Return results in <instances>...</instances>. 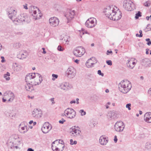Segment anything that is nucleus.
<instances>
[{
	"mask_svg": "<svg viewBox=\"0 0 151 151\" xmlns=\"http://www.w3.org/2000/svg\"><path fill=\"white\" fill-rule=\"evenodd\" d=\"M52 76L53 77L52 78V80L53 81L55 80V79L57 78L58 76L57 75L55 74H52Z\"/></svg>",
	"mask_w": 151,
	"mask_h": 151,
	"instance_id": "44",
	"label": "nucleus"
},
{
	"mask_svg": "<svg viewBox=\"0 0 151 151\" xmlns=\"http://www.w3.org/2000/svg\"><path fill=\"white\" fill-rule=\"evenodd\" d=\"M42 50H43L42 53L43 54H45L46 53V51L45 50V49L44 48H42Z\"/></svg>",
	"mask_w": 151,
	"mask_h": 151,
	"instance_id": "62",
	"label": "nucleus"
},
{
	"mask_svg": "<svg viewBox=\"0 0 151 151\" xmlns=\"http://www.w3.org/2000/svg\"><path fill=\"white\" fill-rule=\"evenodd\" d=\"M49 21L50 25L53 27L58 26L59 22V20L58 19L55 17L50 18L49 19Z\"/></svg>",
	"mask_w": 151,
	"mask_h": 151,
	"instance_id": "15",
	"label": "nucleus"
},
{
	"mask_svg": "<svg viewBox=\"0 0 151 151\" xmlns=\"http://www.w3.org/2000/svg\"><path fill=\"white\" fill-rule=\"evenodd\" d=\"M3 95L5 96V98L8 99L6 101L7 103L12 102L15 98L14 93L11 91H7L5 92Z\"/></svg>",
	"mask_w": 151,
	"mask_h": 151,
	"instance_id": "9",
	"label": "nucleus"
},
{
	"mask_svg": "<svg viewBox=\"0 0 151 151\" xmlns=\"http://www.w3.org/2000/svg\"><path fill=\"white\" fill-rule=\"evenodd\" d=\"M85 52L84 48L80 46L76 47L73 51V53L75 56L78 57H81Z\"/></svg>",
	"mask_w": 151,
	"mask_h": 151,
	"instance_id": "8",
	"label": "nucleus"
},
{
	"mask_svg": "<svg viewBox=\"0 0 151 151\" xmlns=\"http://www.w3.org/2000/svg\"><path fill=\"white\" fill-rule=\"evenodd\" d=\"M149 49L147 48L146 49V54L147 55L149 54Z\"/></svg>",
	"mask_w": 151,
	"mask_h": 151,
	"instance_id": "58",
	"label": "nucleus"
},
{
	"mask_svg": "<svg viewBox=\"0 0 151 151\" xmlns=\"http://www.w3.org/2000/svg\"><path fill=\"white\" fill-rule=\"evenodd\" d=\"M118 86L119 91L124 94L128 93L132 88L131 83L127 80L121 81L118 84Z\"/></svg>",
	"mask_w": 151,
	"mask_h": 151,
	"instance_id": "3",
	"label": "nucleus"
},
{
	"mask_svg": "<svg viewBox=\"0 0 151 151\" xmlns=\"http://www.w3.org/2000/svg\"><path fill=\"white\" fill-rule=\"evenodd\" d=\"M58 141H59V142H58V145H57L58 146H60V145H63L62 144H63V143H64L63 141L62 140H57Z\"/></svg>",
	"mask_w": 151,
	"mask_h": 151,
	"instance_id": "46",
	"label": "nucleus"
},
{
	"mask_svg": "<svg viewBox=\"0 0 151 151\" xmlns=\"http://www.w3.org/2000/svg\"><path fill=\"white\" fill-rule=\"evenodd\" d=\"M106 16L114 21L120 19L122 17V13L116 6L110 5L107 6L104 11Z\"/></svg>",
	"mask_w": 151,
	"mask_h": 151,
	"instance_id": "1",
	"label": "nucleus"
},
{
	"mask_svg": "<svg viewBox=\"0 0 151 151\" xmlns=\"http://www.w3.org/2000/svg\"><path fill=\"white\" fill-rule=\"evenodd\" d=\"M126 108H128L129 110H130L131 109V104L129 103L126 104Z\"/></svg>",
	"mask_w": 151,
	"mask_h": 151,
	"instance_id": "48",
	"label": "nucleus"
},
{
	"mask_svg": "<svg viewBox=\"0 0 151 151\" xmlns=\"http://www.w3.org/2000/svg\"><path fill=\"white\" fill-rule=\"evenodd\" d=\"M15 144H14V145H13V147H15L16 149H17L18 148H20L19 147L17 146V145H15Z\"/></svg>",
	"mask_w": 151,
	"mask_h": 151,
	"instance_id": "60",
	"label": "nucleus"
},
{
	"mask_svg": "<svg viewBox=\"0 0 151 151\" xmlns=\"http://www.w3.org/2000/svg\"><path fill=\"white\" fill-rule=\"evenodd\" d=\"M55 99L54 98H51L49 99V100L51 102V104L52 105L55 103V102L54 100Z\"/></svg>",
	"mask_w": 151,
	"mask_h": 151,
	"instance_id": "42",
	"label": "nucleus"
},
{
	"mask_svg": "<svg viewBox=\"0 0 151 151\" xmlns=\"http://www.w3.org/2000/svg\"><path fill=\"white\" fill-rule=\"evenodd\" d=\"M114 141L115 143L116 142H117V137L116 135L115 136H114Z\"/></svg>",
	"mask_w": 151,
	"mask_h": 151,
	"instance_id": "54",
	"label": "nucleus"
},
{
	"mask_svg": "<svg viewBox=\"0 0 151 151\" xmlns=\"http://www.w3.org/2000/svg\"><path fill=\"white\" fill-rule=\"evenodd\" d=\"M58 50L60 51H62L64 50V48H63L60 45H59L57 48Z\"/></svg>",
	"mask_w": 151,
	"mask_h": 151,
	"instance_id": "47",
	"label": "nucleus"
},
{
	"mask_svg": "<svg viewBox=\"0 0 151 151\" xmlns=\"http://www.w3.org/2000/svg\"><path fill=\"white\" fill-rule=\"evenodd\" d=\"M76 103V101L75 100H72L70 101V104H75Z\"/></svg>",
	"mask_w": 151,
	"mask_h": 151,
	"instance_id": "59",
	"label": "nucleus"
},
{
	"mask_svg": "<svg viewBox=\"0 0 151 151\" xmlns=\"http://www.w3.org/2000/svg\"><path fill=\"white\" fill-rule=\"evenodd\" d=\"M76 70L73 67H69L65 72V75L68 78H74L76 75Z\"/></svg>",
	"mask_w": 151,
	"mask_h": 151,
	"instance_id": "7",
	"label": "nucleus"
},
{
	"mask_svg": "<svg viewBox=\"0 0 151 151\" xmlns=\"http://www.w3.org/2000/svg\"><path fill=\"white\" fill-rule=\"evenodd\" d=\"M38 12V14H32V15L34 17L33 18L35 20L40 19L42 16V14L40 13V11L39 12Z\"/></svg>",
	"mask_w": 151,
	"mask_h": 151,
	"instance_id": "32",
	"label": "nucleus"
},
{
	"mask_svg": "<svg viewBox=\"0 0 151 151\" xmlns=\"http://www.w3.org/2000/svg\"><path fill=\"white\" fill-rule=\"evenodd\" d=\"M81 33H82L83 34H88V35H90V33L86 30H82L81 32Z\"/></svg>",
	"mask_w": 151,
	"mask_h": 151,
	"instance_id": "45",
	"label": "nucleus"
},
{
	"mask_svg": "<svg viewBox=\"0 0 151 151\" xmlns=\"http://www.w3.org/2000/svg\"><path fill=\"white\" fill-rule=\"evenodd\" d=\"M136 36L137 37H142V35H139L138 34H137L136 35Z\"/></svg>",
	"mask_w": 151,
	"mask_h": 151,
	"instance_id": "61",
	"label": "nucleus"
},
{
	"mask_svg": "<svg viewBox=\"0 0 151 151\" xmlns=\"http://www.w3.org/2000/svg\"><path fill=\"white\" fill-rule=\"evenodd\" d=\"M70 133L71 136L77 137L81 135V131L78 127H72L70 129Z\"/></svg>",
	"mask_w": 151,
	"mask_h": 151,
	"instance_id": "6",
	"label": "nucleus"
},
{
	"mask_svg": "<svg viewBox=\"0 0 151 151\" xmlns=\"http://www.w3.org/2000/svg\"><path fill=\"white\" fill-rule=\"evenodd\" d=\"M144 5L146 6H149L151 4V2L150 1H146L145 3H143Z\"/></svg>",
	"mask_w": 151,
	"mask_h": 151,
	"instance_id": "39",
	"label": "nucleus"
},
{
	"mask_svg": "<svg viewBox=\"0 0 151 151\" xmlns=\"http://www.w3.org/2000/svg\"><path fill=\"white\" fill-rule=\"evenodd\" d=\"M29 55L28 52L26 50H21L17 54V58L20 59L26 58Z\"/></svg>",
	"mask_w": 151,
	"mask_h": 151,
	"instance_id": "19",
	"label": "nucleus"
},
{
	"mask_svg": "<svg viewBox=\"0 0 151 151\" xmlns=\"http://www.w3.org/2000/svg\"><path fill=\"white\" fill-rule=\"evenodd\" d=\"M97 63V61L94 58H92L88 59L86 61V65L88 68L93 66V65Z\"/></svg>",
	"mask_w": 151,
	"mask_h": 151,
	"instance_id": "20",
	"label": "nucleus"
},
{
	"mask_svg": "<svg viewBox=\"0 0 151 151\" xmlns=\"http://www.w3.org/2000/svg\"><path fill=\"white\" fill-rule=\"evenodd\" d=\"M75 14L74 10H69L65 15V17L68 20V22L71 21L73 18Z\"/></svg>",
	"mask_w": 151,
	"mask_h": 151,
	"instance_id": "18",
	"label": "nucleus"
},
{
	"mask_svg": "<svg viewBox=\"0 0 151 151\" xmlns=\"http://www.w3.org/2000/svg\"><path fill=\"white\" fill-rule=\"evenodd\" d=\"M141 13L139 11L138 13L136 14L135 18L136 19H137L139 18V17H141Z\"/></svg>",
	"mask_w": 151,
	"mask_h": 151,
	"instance_id": "38",
	"label": "nucleus"
},
{
	"mask_svg": "<svg viewBox=\"0 0 151 151\" xmlns=\"http://www.w3.org/2000/svg\"><path fill=\"white\" fill-rule=\"evenodd\" d=\"M18 17L21 21H22V24L23 22H28V17L26 14H21L18 16Z\"/></svg>",
	"mask_w": 151,
	"mask_h": 151,
	"instance_id": "23",
	"label": "nucleus"
},
{
	"mask_svg": "<svg viewBox=\"0 0 151 151\" xmlns=\"http://www.w3.org/2000/svg\"><path fill=\"white\" fill-rule=\"evenodd\" d=\"M70 144L71 145H73V139H71L70 140Z\"/></svg>",
	"mask_w": 151,
	"mask_h": 151,
	"instance_id": "63",
	"label": "nucleus"
},
{
	"mask_svg": "<svg viewBox=\"0 0 151 151\" xmlns=\"http://www.w3.org/2000/svg\"><path fill=\"white\" fill-rule=\"evenodd\" d=\"M137 61L135 58H129L127 61V66L129 68L132 69L137 63Z\"/></svg>",
	"mask_w": 151,
	"mask_h": 151,
	"instance_id": "13",
	"label": "nucleus"
},
{
	"mask_svg": "<svg viewBox=\"0 0 151 151\" xmlns=\"http://www.w3.org/2000/svg\"><path fill=\"white\" fill-rule=\"evenodd\" d=\"M13 22L16 25H20L22 24V21L19 19L18 17V18H15V19L12 20Z\"/></svg>",
	"mask_w": 151,
	"mask_h": 151,
	"instance_id": "31",
	"label": "nucleus"
},
{
	"mask_svg": "<svg viewBox=\"0 0 151 151\" xmlns=\"http://www.w3.org/2000/svg\"><path fill=\"white\" fill-rule=\"evenodd\" d=\"M12 138L14 140H17L18 142L20 141V138L19 135L17 134H14L12 136Z\"/></svg>",
	"mask_w": 151,
	"mask_h": 151,
	"instance_id": "35",
	"label": "nucleus"
},
{
	"mask_svg": "<svg viewBox=\"0 0 151 151\" xmlns=\"http://www.w3.org/2000/svg\"><path fill=\"white\" fill-rule=\"evenodd\" d=\"M145 148L149 151H151V142H146L145 144Z\"/></svg>",
	"mask_w": 151,
	"mask_h": 151,
	"instance_id": "33",
	"label": "nucleus"
},
{
	"mask_svg": "<svg viewBox=\"0 0 151 151\" xmlns=\"http://www.w3.org/2000/svg\"><path fill=\"white\" fill-rule=\"evenodd\" d=\"M124 127V124L122 121H117L114 125V129L115 131L118 132L123 131Z\"/></svg>",
	"mask_w": 151,
	"mask_h": 151,
	"instance_id": "11",
	"label": "nucleus"
},
{
	"mask_svg": "<svg viewBox=\"0 0 151 151\" xmlns=\"http://www.w3.org/2000/svg\"><path fill=\"white\" fill-rule=\"evenodd\" d=\"M52 129L51 125L47 122H45L42 127V130L44 133H47Z\"/></svg>",
	"mask_w": 151,
	"mask_h": 151,
	"instance_id": "17",
	"label": "nucleus"
},
{
	"mask_svg": "<svg viewBox=\"0 0 151 151\" xmlns=\"http://www.w3.org/2000/svg\"><path fill=\"white\" fill-rule=\"evenodd\" d=\"M19 131L22 133L24 134L27 132L29 128L27 127V124L25 122H22L19 126Z\"/></svg>",
	"mask_w": 151,
	"mask_h": 151,
	"instance_id": "14",
	"label": "nucleus"
},
{
	"mask_svg": "<svg viewBox=\"0 0 151 151\" xmlns=\"http://www.w3.org/2000/svg\"><path fill=\"white\" fill-rule=\"evenodd\" d=\"M58 142L59 141L55 140L52 144V148L54 151H60V149H59L58 147L59 146H58V147L57 146Z\"/></svg>",
	"mask_w": 151,
	"mask_h": 151,
	"instance_id": "24",
	"label": "nucleus"
},
{
	"mask_svg": "<svg viewBox=\"0 0 151 151\" xmlns=\"http://www.w3.org/2000/svg\"><path fill=\"white\" fill-rule=\"evenodd\" d=\"M89 124V126L91 128L94 127L96 125L95 123L93 121L90 122Z\"/></svg>",
	"mask_w": 151,
	"mask_h": 151,
	"instance_id": "37",
	"label": "nucleus"
},
{
	"mask_svg": "<svg viewBox=\"0 0 151 151\" xmlns=\"http://www.w3.org/2000/svg\"><path fill=\"white\" fill-rule=\"evenodd\" d=\"M65 115L67 118L72 119L76 116V113L74 110L71 108H68L64 112Z\"/></svg>",
	"mask_w": 151,
	"mask_h": 151,
	"instance_id": "4",
	"label": "nucleus"
},
{
	"mask_svg": "<svg viewBox=\"0 0 151 151\" xmlns=\"http://www.w3.org/2000/svg\"><path fill=\"white\" fill-rule=\"evenodd\" d=\"M1 62L4 63L5 62V60L4 57L1 56Z\"/></svg>",
	"mask_w": 151,
	"mask_h": 151,
	"instance_id": "53",
	"label": "nucleus"
},
{
	"mask_svg": "<svg viewBox=\"0 0 151 151\" xmlns=\"http://www.w3.org/2000/svg\"><path fill=\"white\" fill-rule=\"evenodd\" d=\"M25 80L27 83L35 86L40 84L42 81L41 75L37 73L27 74L25 77Z\"/></svg>",
	"mask_w": 151,
	"mask_h": 151,
	"instance_id": "2",
	"label": "nucleus"
},
{
	"mask_svg": "<svg viewBox=\"0 0 151 151\" xmlns=\"http://www.w3.org/2000/svg\"><path fill=\"white\" fill-rule=\"evenodd\" d=\"M7 12L8 14L9 18L12 20L16 17L17 12L13 7H9L7 9Z\"/></svg>",
	"mask_w": 151,
	"mask_h": 151,
	"instance_id": "10",
	"label": "nucleus"
},
{
	"mask_svg": "<svg viewBox=\"0 0 151 151\" xmlns=\"http://www.w3.org/2000/svg\"><path fill=\"white\" fill-rule=\"evenodd\" d=\"M148 93L149 95H151V88L148 90Z\"/></svg>",
	"mask_w": 151,
	"mask_h": 151,
	"instance_id": "55",
	"label": "nucleus"
},
{
	"mask_svg": "<svg viewBox=\"0 0 151 151\" xmlns=\"http://www.w3.org/2000/svg\"><path fill=\"white\" fill-rule=\"evenodd\" d=\"M60 88L63 91H67L70 89V87L69 84L67 82H64L60 84Z\"/></svg>",
	"mask_w": 151,
	"mask_h": 151,
	"instance_id": "21",
	"label": "nucleus"
},
{
	"mask_svg": "<svg viewBox=\"0 0 151 151\" xmlns=\"http://www.w3.org/2000/svg\"><path fill=\"white\" fill-rule=\"evenodd\" d=\"M106 62L109 65H112V62L111 60L107 61Z\"/></svg>",
	"mask_w": 151,
	"mask_h": 151,
	"instance_id": "51",
	"label": "nucleus"
},
{
	"mask_svg": "<svg viewBox=\"0 0 151 151\" xmlns=\"http://www.w3.org/2000/svg\"><path fill=\"white\" fill-rule=\"evenodd\" d=\"M10 76V74L8 72H7L6 74L4 75V77L7 81H9L10 80V78L9 76Z\"/></svg>",
	"mask_w": 151,
	"mask_h": 151,
	"instance_id": "36",
	"label": "nucleus"
},
{
	"mask_svg": "<svg viewBox=\"0 0 151 151\" xmlns=\"http://www.w3.org/2000/svg\"><path fill=\"white\" fill-rule=\"evenodd\" d=\"M32 116L36 119L40 118L42 115V112L41 110L38 109H35L32 112Z\"/></svg>",
	"mask_w": 151,
	"mask_h": 151,
	"instance_id": "16",
	"label": "nucleus"
},
{
	"mask_svg": "<svg viewBox=\"0 0 151 151\" xmlns=\"http://www.w3.org/2000/svg\"><path fill=\"white\" fill-rule=\"evenodd\" d=\"M13 68L14 71L16 72L20 71L21 70V67L20 65L15 63L13 64Z\"/></svg>",
	"mask_w": 151,
	"mask_h": 151,
	"instance_id": "29",
	"label": "nucleus"
},
{
	"mask_svg": "<svg viewBox=\"0 0 151 151\" xmlns=\"http://www.w3.org/2000/svg\"><path fill=\"white\" fill-rule=\"evenodd\" d=\"M142 65L145 66H150L151 64V61L148 58H145L142 59L141 62Z\"/></svg>",
	"mask_w": 151,
	"mask_h": 151,
	"instance_id": "22",
	"label": "nucleus"
},
{
	"mask_svg": "<svg viewBox=\"0 0 151 151\" xmlns=\"http://www.w3.org/2000/svg\"><path fill=\"white\" fill-rule=\"evenodd\" d=\"M30 12L32 14H37V11L39 12V9L37 7L31 6L30 7Z\"/></svg>",
	"mask_w": 151,
	"mask_h": 151,
	"instance_id": "28",
	"label": "nucleus"
},
{
	"mask_svg": "<svg viewBox=\"0 0 151 151\" xmlns=\"http://www.w3.org/2000/svg\"><path fill=\"white\" fill-rule=\"evenodd\" d=\"M6 99L5 98V96H4L3 98H2V101L3 102H5L6 101Z\"/></svg>",
	"mask_w": 151,
	"mask_h": 151,
	"instance_id": "57",
	"label": "nucleus"
},
{
	"mask_svg": "<svg viewBox=\"0 0 151 151\" xmlns=\"http://www.w3.org/2000/svg\"><path fill=\"white\" fill-rule=\"evenodd\" d=\"M112 51H109V50H108L107 51V55H109V53H112Z\"/></svg>",
	"mask_w": 151,
	"mask_h": 151,
	"instance_id": "56",
	"label": "nucleus"
},
{
	"mask_svg": "<svg viewBox=\"0 0 151 151\" xmlns=\"http://www.w3.org/2000/svg\"><path fill=\"white\" fill-rule=\"evenodd\" d=\"M21 139H20V141L18 142L17 140H14V143H15V145H19L21 144Z\"/></svg>",
	"mask_w": 151,
	"mask_h": 151,
	"instance_id": "40",
	"label": "nucleus"
},
{
	"mask_svg": "<svg viewBox=\"0 0 151 151\" xmlns=\"http://www.w3.org/2000/svg\"><path fill=\"white\" fill-rule=\"evenodd\" d=\"M144 120L148 123H151V112H148L145 114L144 116Z\"/></svg>",
	"mask_w": 151,
	"mask_h": 151,
	"instance_id": "25",
	"label": "nucleus"
},
{
	"mask_svg": "<svg viewBox=\"0 0 151 151\" xmlns=\"http://www.w3.org/2000/svg\"><path fill=\"white\" fill-rule=\"evenodd\" d=\"M123 6L127 11H131L134 7V4L132 1H124Z\"/></svg>",
	"mask_w": 151,
	"mask_h": 151,
	"instance_id": "12",
	"label": "nucleus"
},
{
	"mask_svg": "<svg viewBox=\"0 0 151 151\" xmlns=\"http://www.w3.org/2000/svg\"><path fill=\"white\" fill-rule=\"evenodd\" d=\"M68 38L69 37L67 36H65V37H64L62 39L63 42L65 44L67 43L68 44L69 42L68 40Z\"/></svg>",
	"mask_w": 151,
	"mask_h": 151,
	"instance_id": "34",
	"label": "nucleus"
},
{
	"mask_svg": "<svg viewBox=\"0 0 151 151\" xmlns=\"http://www.w3.org/2000/svg\"><path fill=\"white\" fill-rule=\"evenodd\" d=\"M65 121V120L64 119L62 118L61 120L59 121V122L60 123L63 124Z\"/></svg>",
	"mask_w": 151,
	"mask_h": 151,
	"instance_id": "50",
	"label": "nucleus"
},
{
	"mask_svg": "<svg viewBox=\"0 0 151 151\" xmlns=\"http://www.w3.org/2000/svg\"><path fill=\"white\" fill-rule=\"evenodd\" d=\"M28 5L27 4H25L23 5V6L24 9H28V8L27 7Z\"/></svg>",
	"mask_w": 151,
	"mask_h": 151,
	"instance_id": "52",
	"label": "nucleus"
},
{
	"mask_svg": "<svg viewBox=\"0 0 151 151\" xmlns=\"http://www.w3.org/2000/svg\"><path fill=\"white\" fill-rule=\"evenodd\" d=\"M97 24V20L95 18L91 17L86 21L85 26L88 28H92L95 27Z\"/></svg>",
	"mask_w": 151,
	"mask_h": 151,
	"instance_id": "5",
	"label": "nucleus"
},
{
	"mask_svg": "<svg viewBox=\"0 0 151 151\" xmlns=\"http://www.w3.org/2000/svg\"><path fill=\"white\" fill-rule=\"evenodd\" d=\"M145 40L147 42V45L150 46L151 45V41L150 39L147 38L145 39Z\"/></svg>",
	"mask_w": 151,
	"mask_h": 151,
	"instance_id": "41",
	"label": "nucleus"
},
{
	"mask_svg": "<svg viewBox=\"0 0 151 151\" xmlns=\"http://www.w3.org/2000/svg\"><path fill=\"white\" fill-rule=\"evenodd\" d=\"M108 139L106 137L103 136H101L99 139V142L100 144L102 145H105L108 142Z\"/></svg>",
	"mask_w": 151,
	"mask_h": 151,
	"instance_id": "27",
	"label": "nucleus"
},
{
	"mask_svg": "<svg viewBox=\"0 0 151 151\" xmlns=\"http://www.w3.org/2000/svg\"><path fill=\"white\" fill-rule=\"evenodd\" d=\"M33 85H31V84L27 83L24 85V87L25 89L27 91H31L33 89L32 86Z\"/></svg>",
	"mask_w": 151,
	"mask_h": 151,
	"instance_id": "30",
	"label": "nucleus"
},
{
	"mask_svg": "<svg viewBox=\"0 0 151 151\" xmlns=\"http://www.w3.org/2000/svg\"><path fill=\"white\" fill-rule=\"evenodd\" d=\"M27 151H34V150L31 148H29L27 150Z\"/></svg>",
	"mask_w": 151,
	"mask_h": 151,
	"instance_id": "64",
	"label": "nucleus"
},
{
	"mask_svg": "<svg viewBox=\"0 0 151 151\" xmlns=\"http://www.w3.org/2000/svg\"><path fill=\"white\" fill-rule=\"evenodd\" d=\"M98 74L99 75L101 76H104V74L101 72V71L100 70H98Z\"/></svg>",
	"mask_w": 151,
	"mask_h": 151,
	"instance_id": "49",
	"label": "nucleus"
},
{
	"mask_svg": "<svg viewBox=\"0 0 151 151\" xmlns=\"http://www.w3.org/2000/svg\"><path fill=\"white\" fill-rule=\"evenodd\" d=\"M79 112L81 113V115L82 116L85 115L86 114V112L83 109L80 110Z\"/></svg>",
	"mask_w": 151,
	"mask_h": 151,
	"instance_id": "43",
	"label": "nucleus"
},
{
	"mask_svg": "<svg viewBox=\"0 0 151 151\" xmlns=\"http://www.w3.org/2000/svg\"><path fill=\"white\" fill-rule=\"evenodd\" d=\"M107 116L109 119L111 120L116 118L117 117V114L113 111H111L108 113Z\"/></svg>",
	"mask_w": 151,
	"mask_h": 151,
	"instance_id": "26",
	"label": "nucleus"
}]
</instances>
